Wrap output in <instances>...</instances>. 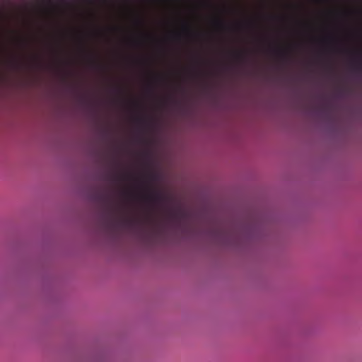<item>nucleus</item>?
Returning <instances> with one entry per match:
<instances>
[{
    "instance_id": "nucleus-4",
    "label": "nucleus",
    "mask_w": 362,
    "mask_h": 362,
    "mask_svg": "<svg viewBox=\"0 0 362 362\" xmlns=\"http://www.w3.org/2000/svg\"><path fill=\"white\" fill-rule=\"evenodd\" d=\"M136 122L139 123H145L147 121V118L144 115H139L136 117Z\"/></svg>"
},
{
    "instance_id": "nucleus-3",
    "label": "nucleus",
    "mask_w": 362,
    "mask_h": 362,
    "mask_svg": "<svg viewBox=\"0 0 362 362\" xmlns=\"http://www.w3.org/2000/svg\"><path fill=\"white\" fill-rule=\"evenodd\" d=\"M214 24L219 28H223L225 25L224 22L220 18H216L214 21Z\"/></svg>"
},
{
    "instance_id": "nucleus-2",
    "label": "nucleus",
    "mask_w": 362,
    "mask_h": 362,
    "mask_svg": "<svg viewBox=\"0 0 362 362\" xmlns=\"http://www.w3.org/2000/svg\"><path fill=\"white\" fill-rule=\"evenodd\" d=\"M352 69L353 71L356 74H361L362 73V63L361 61H356L352 64Z\"/></svg>"
},
{
    "instance_id": "nucleus-8",
    "label": "nucleus",
    "mask_w": 362,
    "mask_h": 362,
    "mask_svg": "<svg viewBox=\"0 0 362 362\" xmlns=\"http://www.w3.org/2000/svg\"><path fill=\"white\" fill-rule=\"evenodd\" d=\"M148 177L150 179V180H153L154 179V175L153 174H149L148 175Z\"/></svg>"
},
{
    "instance_id": "nucleus-7",
    "label": "nucleus",
    "mask_w": 362,
    "mask_h": 362,
    "mask_svg": "<svg viewBox=\"0 0 362 362\" xmlns=\"http://www.w3.org/2000/svg\"><path fill=\"white\" fill-rule=\"evenodd\" d=\"M137 23H138L139 25H142V24H143V21H142V20L141 19V18H139L137 19Z\"/></svg>"
},
{
    "instance_id": "nucleus-1",
    "label": "nucleus",
    "mask_w": 362,
    "mask_h": 362,
    "mask_svg": "<svg viewBox=\"0 0 362 362\" xmlns=\"http://www.w3.org/2000/svg\"><path fill=\"white\" fill-rule=\"evenodd\" d=\"M141 198L151 204H158L163 200L162 194L149 184L145 185L144 191L141 195Z\"/></svg>"
},
{
    "instance_id": "nucleus-9",
    "label": "nucleus",
    "mask_w": 362,
    "mask_h": 362,
    "mask_svg": "<svg viewBox=\"0 0 362 362\" xmlns=\"http://www.w3.org/2000/svg\"><path fill=\"white\" fill-rule=\"evenodd\" d=\"M175 37H180V34H176V35H175Z\"/></svg>"
},
{
    "instance_id": "nucleus-5",
    "label": "nucleus",
    "mask_w": 362,
    "mask_h": 362,
    "mask_svg": "<svg viewBox=\"0 0 362 362\" xmlns=\"http://www.w3.org/2000/svg\"><path fill=\"white\" fill-rule=\"evenodd\" d=\"M278 54H279V56L280 57V58L282 59H286L288 57V54L284 50H279L278 52Z\"/></svg>"
},
{
    "instance_id": "nucleus-6",
    "label": "nucleus",
    "mask_w": 362,
    "mask_h": 362,
    "mask_svg": "<svg viewBox=\"0 0 362 362\" xmlns=\"http://www.w3.org/2000/svg\"><path fill=\"white\" fill-rule=\"evenodd\" d=\"M235 59L238 61H241L245 58V54L243 53L237 52L235 54Z\"/></svg>"
}]
</instances>
